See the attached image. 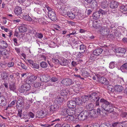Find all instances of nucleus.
<instances>
[{
    "instance_id": "6ab92c4d",
    "label": "nucleus",
    "mask_w": 127,
    "mask_h": 127,
    "mask_svg": "<svg viewBox=\"0 0 127 127\" xmlns=\"http://www.w3.org/2000/svg\"><path fill=\"white\" fill-rule=\"evenodd\" d=\"M23 18L25 20L28 21H31L32 20H34V18H31L29 15H27L26 14L23 15Z\"/></svg>"
},
{
    "instance_id": "412c9836",
    "label": "nucleus",
    "mask_w": 127,
    "mask_h": 127,
    "mask_svg": "<svg viewBox=\"0 0 127 127\" xmlns=\"http://www.w3.org/2000/svg\"><path fill=\"white\" fill-rule=\"evenodd\" d=\"M118 5V3L116 1L112 2L110 3V8H117Z\"/></svg>"
},
{
    "instance_id": "b1692460",
    "label": "nucleus",
    "mask_w": 127,
    "mask_h": 127,
    "mask_svg": "<svg viewBox=\"0 0 127 127\" xmlns=\"http://www.w3.org/2000/svg\"><path fill=\"white\" fill-rule=\"evenodd\" d=\"M75 103L79 105H82V102L81 99L79 98H74Z\"/></svg>"
},
{
    "instance_id": "2f4dec72",
    "label": "nucleus",
    "mask_w": 127,
    "mask_h": 127,
    "mask_svg": "<svg viewBox=\"0 0 127 127\" xmlns=\"http://www.w3.org/2000/svg\"><path fill=\"white\" fill-rule=\"evenodd\" d=\"M80 113L82 114V115L84 120L88 118V113L86 111H82Z\"/></svg>"
},
{
    "instance_id": "864d4df0",
    "label": "nucleus",
    "mask_w": 127,
    "mask_h": 127,
    "mask_svg": "<svg viewBox=\"0 0 127 127\" xmlns=\"http://www.w3.org/2000/svg\"><path fill=\"white\" fill-rule=\"evenodd\" d=\"M120 122H116L113 123L110 127H117L120 124Z\"/></svg>"
},
{
    "instance_id": "09e8293b",
    "label": "nucleus",
    "mask_w": 127,
    "mask_h": 127,
    "mask_svg": "<svg viewBox=\"0 0 127 127\" xmlns=\"http://www.w3.org/2000/svg\"><path fill=\"white\" fill-rule=\"evenodd\" d=\"M115 67L114 62H111L109 64V67L110 68H113Z\"/></svg>"
},
{
    "instance_id": "20e7f679",
    "label": "nucleus",
    "mask_w": 127,
    "mask_h": 127,
    "mask_svg": "<svg viewBox=\"0 0 127 127\" xmlns=\"http://www.w3.org/2000/svg\"><path fill=\"white\" fill-rule=\"evenodd\" d=\"M74 109L71 108H66L62 110L64 114L66 115L67 114V116L74 115L75 113Z\"/></svg>"
},
{
    "instance_id": "dca6fc26",
    "label": "nucleus",
    "mask_w": 127,
    "mask_h": 127,
    "mask_svg": "<svg viewBox=\"0 0 127 127\" xmlns=\"http://www.w3.org/2000/svg\"><path fill=\"white\" fill-rule=\"evenodd\" d=\"M102 51L103 50L102 49L99 48L93 51V53L97 56L101 54Z\"/></svg>"
},
{
    "instance_id": "774afa93",
    "label": "nucleus",
    "mask_w": 127,
    "mask_h": 127,
    "mask_svg": "<svg viewBox=\"0 0 127 127\" xmlns=\"http://www.w3.org/2000/svg\"><path fill=\"white\" fill-rule=\"evenodd\" d=\"M31 78V79L33 81L35 80L37 78V77L34 75H32L30 77Z\"/></svg>"
},
{
    "instance_id": "72a5a7b5",
    "label": "nucleus",
    "mask_w": 127,
    "mask_h": 127,
    "mask_svg": "<svg viewBox=\"0 0 127 127\" xmlns=\"http://www.w3.org/2000/svg\"><path fill=\"white\" fill-rule=\"evenodd\" d=\"M67 90L63 89L61 91L60 94L62 96H64L68 94Z\"/></svg>"
},
{
    "instance_id": "bf43d9fd",
    "label": "nucleus",
    "mask_w": 127,
    "mask_h": 127,
    "mask_svg": "<svg viewBox=\"0 0 127 127\" xmlns=\"http://www.w3.org/2000/svg\"><path fill=\"white\" fill-rule=\"evenodd\" d=\"M51 79V77L48 75H45V82H47L49 81Z\"/></svg>"
},
{
    "instance_id": "c03bdc74",
    "label": "nucleus",
    "mask_w": 127,
    "mask_h": 127,
    "mask_svg": "<svg viewBox=\"0 0 127 127\" xmlns=\"http://www.w3.org/2000/svg\"><path fill=\"white\" fill-rule=\"evenodd\" d=\"M59 11L61 14H65L66 11L64 8H59Z\"/></svg>"
},
{
    "instance_id": "338daca9",
    "label": "nucleus",
    "mask_w": 127,
    "mask_h": 127,
    "mask_svg": "<svg viewBox=\"0 0 127 127\" xmlns=\"http://www.w3.org/2000/svg\"><path fill=\"white\" fill-rule=\"evenodd\" d=\"M13 41L14 44L15 46H17L18 45V43L17 42V39L16 38H13Z\"/></svg>"
},
{
    "instance_id": "1a4fd4ad",
    "label": "nucleus",
    "mask_w": 127,
    "mask_h": 127,
    "mask_svg": "<svg viewBox=\"0 0 127 127\" xmlns=\"http://www.w3.org/2000/svg\"><path fill=\"white\" fill-rule=\"evenodd\" d=\"M67 105L69 108L74 109L76 107V104L74 100V98L73 100L68 101L67 102Z\"/></svg>"
},
{
    "instance_id": "f257e3e1",
    "label": "nucleus",
    "mask_w": 127,
    "mask_h": 127,
    "mask_svg": "<svg viewBox=\"0 0 127 127\" xmlns=\"http://www.w3.org/2000/svg\"><path fill=\"white\" fill-rule=\"evenodd\" d=\"M89 98L92 102L96 101L95 107L100 106L99 100L100 98V96L99 93H94L91 94L89 95Z\"/></svg>"
},
{
    "instance_id": "37998d69",
    "label": "nucleus",
    "mask_w": 127,
    "mask_h": 127,
    "mask_svg": "<svg viewBox=\"0 0 127 127\" xmlns=\"http://www.w3.org/2000/svg\"><path fill=\"white\" fill-rule=\"evenodd\" d=\"M58 78L57 77L53 76L51 77V81L53 82H55L58 80Z\"/></svg>"
},
{
    "instance_id": "f3484780",
    "label": "nucleus",
    "mask_w": 127,
    "mask_h": 127,
    "mask_svg": "<svg viewBox=\"0 0 127 127\" xmlns=\"http://www.w3.org/2000/svg\"><path fill=\"white\" fill-rule=\"evenodd\" d=\"M34 20L33 21H34L37 23H38L40 24H45V22L44 21V19L42 18H40L39 19L36 18H34Z\"/></svg>"
},
{
    "instance_id": "13d9d810",
    "label": "nucleus",
    "mask_w": 127,
    "mask_h": 127,
    "mask_svg": "<svg viewBox=\"0 0 127 127\" xmlns=\"http://www.w3.org/2000/svg\"><path fill=\"white\" fill-rule=\"evenodd\" d=\"M108 26L107 25V32H109V29H112L114 27V26L113 25H111V26L109 25L108 24Z\"/></svg>"
},
{
    "instance_id": "bb28decb",
    "label": "nucleus",
    "mask_w": 127,
    "mask_h": 127,
    "mask_svg": "<svg viewBox=\"0 0 127 127\" xmlns=\"http://www.w3.org/2000/svg\"><path fill=\"white\" fill-rule=\"evenodd\" d=\"M100 24L98 23L97 21L93 22V26L96 29H98L100 27Z\"/></svg>"
},
{
    "instance_id": "0eeeda50",
    "label": "nucleus",
    "mask_w": 127,
    "mask_h": 127,
    "mask_svg": "<svg viewBox=\"0 0 127 127\" xmlns=\"http://www.w3.org/2000/svg\"><path fill=\"white\" fill-rule=\"evenodd\" d=\"M115 51L118 54L117 55L121 57L123 56L126 52V50L121 47L117 48L115 49Z\"/></svg>"
},
{
    "instance_id": "7c9ffc66",
    "label": "nucleus",
    "mask_w": 127,
    "mask_h": 127,
    "mask_svg": "<svg viewBox=\"0 0 127 127\" xmlns=\"http://www.w3.org/2000/svg\"><path fill=\"white\" fill-rule=\"evenodd\" d=\"M14 12L17 16L21 14L22 13V8H15Z\"/></svg>"
},
{
    "instance_id": "58836bf2",
    "label": "nucleus",
    "mask_w": 127,
    "mask_h": 127,
    "mask_svg": "<svg viewBox=\"0 0 127 127\" xmlns=\"http://www.w3.org/2000/svg\"><path fill=\"white\" fill-rule=\"evenodd\" d=\"M45 75H40L38 77L40 80V81L43 82H45Z\"/></svg>"
},
{
    "instance_id": "7ed1b4c3",
    "label": "nucleus",
    "mask_w": 127,
    "mask_h": 127,
    "mask_svg": "<svg viewBox=\"0 0 127 127\" xmlns=\"http://www.w3.org/2000/svg\"><path fill=\"white\" fill-rule=\"evenodd\" d=\"M30 85L27 83L21 86L19 89V91L21 93H24L26 95H28L30 93H27V92L30 89Z\"/></svg>"
},
{
    "instance_id": "9b49d317",
    "label": "nucleus",
    "mask_w": 127,
    "mask_h": 127,
    "mask_svg": "<svg viewBox=\"0 0 127 127\" xmlns=\"http://www.w3.org/2000/svg\"><path fill=\"white\" fill-rule=\"evenodd\" d=\"M46 114V111L41 110L37 112L36 116L38 118H42L45 116Z\"/></svg>"
},
{
    "instance_id": "f8f14e48",
    "label": "nucleus",
    "mask_w": 127,
    "mask_h": 127,
    "mask_svg": "<svg viewBox=\"0 0 127 127\" xmlns=\"http://www.w3.org/2000/svg\"><path fill=\"white\" fill-rule=\"evenodd\" d=\"M8 88L10 89V90L14 92H16V87L15 85V82H11L10 83H9Z\"/></svg>"
},
{
    "instance_id": "49530a36",
    "label": "nucleus",
    "mask_w": 127,
    "mask_h": 127,
    "mask_svg": "<svg viewBox=\"0 0 127 127\" xmlns=\"http://www.w3.org/2000/svg\"><path fill=\"white\" fill-rule=\"evenodd\" d=\"M33 81L31 80V78L30 77L27 80L26 83L29 84L30 85L33 82Z\"/></svg>"
},
{
    "instance_id": "c9c22d12",
    "label": "nucleus",
    "mask_w": 127,
    "mask_h": 127,
    "mask_svg": "<svg viewBox=\"0 0 127 127\" xmlns=\"http://www.w3.org/2000/svg\"><path fill=\"white\" fill-rule=\"evenodd\" d=\"M28 114L25 112H23L21 118L29 119V116H28Z\"/></svg>"
},
{
    "instance_id": "79ce46f5",
    "label": "nucleus",
    "mask_w": 127,
    "mask_h": 127,
    "mask_svg": "<svg viewBox=\"0 0 127 127\" xmlns=\"http://www.w3.org/2000/svg\"><path fill=\"white\" fill-rule=\"evenodd\" d=\"M31 66L33 68L36 69H38L39 68V64L35 63H34Z\"/></svg>"
},
{
    "instance_id": "4c0bfd02",
    "label": "nucleus",
    "mask_w": 127,
    "mask_h": 127,
    "mask_svg": "<svg viewBox=\"0 0 127 127\" xmlns=\"http://www.w3.org/2000/svg\"><path fill=\"white\" fill-rule=\"evenodd\" d=\"M97 56L95 55L93 53L91 54L90 57V59L91 61H94L95 60Z\"/></svg>"
},
{
    "instance_id": "4be33fe9",
    "label": "nucleus",
    "mask_w": 127,
    "mask_h": 127,
    "mask_svg": "<svg viewBox=\"0 0 127 127\" xmlns=\"http://www.w3.org/2000/svg\"><path fill=\"white\" fill-rule=\"evenodd\" d=\"M19 32H26L27 30V28L25 26L23 25L19 27L18 28Z\"/></svg>"
},
{
    "instance_id": "a211bd4d",
    "label": "nucleus",
    "mask_w": 127,
    "mask_h": 127,
    "mask_svg": "<svg viewBox=\"0 0 127 127\" xmlns=\"http://www.w3.org/2000/svg\"><path fill=\"white\" fill-rule=\"evenodd\" d=\"M60 64L63 66H65L68 64L67 61L66 59L64 58L60 59Z\"/></svg>"
},
{
    "instance_id": "4468645a",
    "label": "nucleus",
    "mask_w": 127,
    "mask_h": 127,
    "mask_svg": "<svg viewBox=\"0 0 127 127\" xmlns=\"http://www.w3.org/2000/svg\"><path fill=\"white\" fill-rule=\"evenodd\" d=\"M64 100L63 98L59 96H57L56 97L54 101L57 102L60 105L62 104Z\"/></svg>"
},
{
    "instance_id": "c756f323",
    "label": "nucleus",
    "mask_w": 127,
    "mask_h": 127,
    "mask_svg": "<svg viewBox=\"0 0 127 127\" xmlns=\"http://www.w3.org/2000/svg\"><path fill=\"white\" fill-rule=\"evenodd\" d=\"M107 28L105 27H101L100 30V32L101 33V34H106L108 32H107Z\"/></svg>"
},
{
    "instance_id": "ea45409f",
    "label": "nucleus",
    "mask_w": 127,
    "mask_h": 127,
    "mask_svg": "<svg viewBox=\"0 0 127 127\" xmlns=\"http://www.w3.org/2000/svg\"><path fill=\"white\" fill-rule=\"evenodd\" d=\"M107 89L109 91L111 92H113L114 90V87L111 85H108L107 87Z\"/></svg>"
},
{
    "instance_id": "69168bd1",
    "label": "nucleus",
    "mask_w": 127,
    "mask_h": 127,
    "mask_svg": "<svg viewBox=\"0 0 127 127\" xmlns=\"http://www.w3.org/2000/svg\"><path fill=\"white\" fill-rule=\"evenodd\" d=\"M20 65L22 67V68L25 69H27V66L25 65L24 64L22 63H20Z\"/></svg>"
},
{
    "instance_id": "6e6d98bb",
    "label": "nucleus",
    "mask_w": 127,
    "mask_h": 127,
    "mask_svg": "<svg viewBox=\"0 0 127 127\" xmlns=\"http://www.w3.org/2000/svg\"><path fill=\"white\" fill-rule=\"evenodd\" d=\"M52 61L55 64H60V60H59L57 59H52Z\"/></svg>"
},
{
    "instance_id": "aec40b11",
    "label": "nucleus",
    "mask_w": 127,
    "mask_h": 127,
    "mask_svg": "<svg viewBox=\"0 0 127 127\" xmlns=\"http://www.w3.org/2000/svg\"><path fill=\"white\" fill-rule=\"evenodd\" d=\"M115 89L117 92H120L122 91L124 88L121 85H117L115 86Z\"/></svg>"
},
{
    "instance_id": "603ef678",
    "label": "nucleus",
    "mask_w": 127,
    "mask_h": 127,
    "mask_svg": "<svg viewBox=\"0 0 127 127\" xmlns=\"http://www.w3.org/2000/svg\"><path fill=\"white\" fill-rule=\"evenodd\" d=\"M89 73L86 71H83L82 73V75L84 76H87V75L89 74Z\"/></svg>"
},
{
    "instance_id": "f704fd0d",
    "label": "nucleus",
    "mask_w": 127,
    "mask_h": 127,
    "mask_svg": "<svg viewBox=\"0 0 127 127\" xmlns=\"http://www.w3.org/2000/svg\"><path fill=\"white\" fill-rule=\"evenodd\" d=\"M80 50L82 53H84L86 50V46L82 44L80 46Z\"/></svg>"
},
{
    "instance_id": "680f3d73",
    "label": "nucleus",
    "mask_w": 127,
    "mask_h": 127,
    "mask_svg": "<svg viewBox=\"0 0 127 127\" xmlns=\"http://www.w3.org/2000/svg\"><path fill=\"white\" fill-rule=\"evenodd\" d=\"M67 23L69 25H71L72 26H74L75 25V22L71 21H68L67 22Z\"/></svg>"
},
{
    "instance_id": "423d86ee",
    "label": "nucleus",
    "mask_w": 127,
    "mask_h": 127,
    "mask_svg": "<svg viewBox=\"0 0 127 127\" xmlns=\"http://www.w3.org/2000/svg\"><path fill=\"white\" fill-rule=\"evenodd\" d=\"M67 15L68 17L71 19L73 20L74 19H80V13H79L76 14V13H74L71 12H68Z\"/></svg>"
},
{
    "instance_id": "473e14b6",
    "label": "nucleus",
    "mask_w": 127,
    "mask_h": 127,
    "mask_svg": "<svg viewBox=\"0 0 127 127\" xmlns=\"http://www.w3.org/2000/svg\"><path fill=\"white\" fill-rule=\"evenodd\" d=\"M100 82L101 83L104 85H107L108 84V82L107 79L103 77H101V79Z\"/></svg>"
},
{
    "instance_id": "de8ad7c7",
    "label": "nucleus",
    "mask_w": 127,
    "mask_h": 127,
    "mask_svg": "<svg viewBox=\"0 0 127 127\" xmlns=\"http://www.w3.org/2000/svg\"><path fill=\"white\" fill-rule=\"evenodd\" d=\"M28 114L29 116V119L30 118H33L34 117V114L31 112H29Z\"/></svg>"
},
{
    "instance_id": "5701e85b",
    "label": "nucleus",
    "mask_w": 127,
    "mask_h": 127,
    "mask_svg": "<svg viewBox=\"0 0 127 127\" xmlns=\"http://www.w3.org/2000/svg\"><path fill=\"white\" fill-rule=\"evenodd\" d=\"M86 105V108L87 110L89 111H91L93 108L94 106L93 104L92 103H90Z\"/></svg>"
},
{
    "instance_id": "c85d7f7f",
    "label": "nucleus",
    "mask_w": 127,
    "mask_h": 127,
    "mask_svg": "<svg viewBox=\"0 0 127 127\" xmlns=\"http://www.w3.org/2000/svg\"><path fill=\"white\" fill-rule=\"evenodd\" d=\"M53 118V120L51 121L52 123H57L58 122L60 121V119L59 118H57V117L55 116L54 115L52 117ZM55 123H53L51 124V125H53Z\"/></svg>"
},
{
    "instance_id": "8fccbe9b",
    "label": "nucleus",
    "mask_w": 127,
    "mask_h": 127,
    "mask_svg": "<svg viewBox=\"0 0 127 127\" xmlns=\"http://www.w3.org/2000/svg\"><path fill=\"white\" fill-rule=\"evenodd\" d=\"M121 69H127V63H125L120 67Z\"/></svg>"
},
{
    "instance_id": "e433bc0d",
    "label": "nucleus",
    "mask_w": 127,
    "mask_h": 127,
    "mask_svg": "<svg viewBox=\"0 0 127 127\" xmlns=\"http://www.w3.org/2000/svg\"><path fill=\"white\" fill-rule=\"evenodd\" d=\"M40 65L42 68H45L47 67L48 64L45 62H42L40 63Z\"/></svg>"
},
{
    "instance_id": "393cba45",
    "label": "nucleus",
    "mask_w": 127,
    "mask_h": 127,
    "mask_svg": "<svg viewBox=\"0 0 127 127\" xmlns=\"http://www.w3.org/2000/svg\"><path fill=\"white\" fill-rule=\"evenodd\" d=\"M1 76L2 80H4L5 82L8 78L7 74L5 72H2L1 74Z\"/></svg>"
},
{
    "instance_id": "a19ab883",
    "label": "nucleus",
    "mask_w": 127,
    "mask_h": 127,
    "mask_svg": "<svg viewBox=\"0 0 127 127\" xmlns=\"http://www.w3.org/2000/svg\"><path fill=\"white\" fill-rule=\"evenodd\" d=\"M1 44L3 45L2 48H5L8 46V45L6 42L4 41H1Z\"/></svg>"
},
{
    "instance_id": "39448f33",
    "label": "nucleus",
    "mask_w": 127,
    "mask_h": 127,
    "mask_svg": "<svg viewBox=\"0 0 127 127\" xmlns=\"http://www.w3.org/2000/svg\"><path fill=\"white\" fill-rule=\"evenodd\" d=\"M49 17L53 21H55L57 19L56 15L54 12L51 8H47Z\"/></svg>"
},
{
    "instance_id": "e2e57ef3",
    "label": "nucleus",
    "mask_w": 127,
    "mask_h": 127,
    "mask_svg": "<svg viewBox=\"0 0 127 127\" xmlns=\"http://www.w3.org/2000/svg\"><path fill=\"white\" fill-rule=\"evenodd\" d=\"M14 65V63L13 62H11L7 64V66L9 67H10L13 66Z\"/></svg>"
},
{
    "instance_id": "a18cd8bd",
    "label": "nucleus",
    "mask_w": 127,
    "mask_h": 127,
    "mask_svg": "<svg viewBox=\"0 0 127 127\" xmlns=\"http://www.w3.org/2000/svg\"><path fill=\"white\" fill-rule=\"evenodd\" d=\"M97 3L95 1H93L91 5L92 8H96L97 6Z\"/></svg>"
},
{
    "instance_id": "9d476101",
    "label": "nucleus",
    "mask_w": 127,
    "mask_h": 127,
    "mask_svg": "<svg viewBox=\"0 0 127 127\" xmlns=\"http://www.w3.org/2000/svg\"><path fill=\"white\" fill-rule=\"evenodd\" d=\"M59 108L58 105L56 103H54L50 106V111L51 112L56 111L58 110Z\"/></svg>"
},
{
    "instance_id": "6e6552de",
    "label": "nucleus",
    "mask_w": 127,
    "mask_h": 127,
    "mask_svg": "<svg viewBox=\"0 0 127 127\" xmlns=\"http://www.w3.org/2000/svg\"><path fill=\"white\" fill-rule=\"evenodd\" d=\"M72 82L71 79L65 78L62 80L61 81V83L64 86H68L71 85L72 84Z\"/></svg>"
},
{
    "instance_id": "052dcab7",
    "label": "nucleus",
    "mask_w": 127,
    "mask_h": 127,
    "mask_svg": "<svg viewBox=\"0 0 127 127\" xmlns=\"http://www.w3.org/2000/svg\"><path fill=\"white\" fill-rule=\"evenodd\" d=\"M16 101V100H14L11 102L10 104L9 105H8V106L9 107H11L14 105L15 104Z\"/></svg>"
},
{
    "instance_id": "a878e982",
    "label": "nucleus",
    "mask_w": 127,
    "mask_h": 127,
    "mask_svg": "<svg viewBox=\"0 0 127 127\" xmlns=\"http://www.w3.org/2000/svg\"><path fill=\"white\" fill-rule=\"evenodd\" d=\"M5 98L3 96H2L1 98H0V104L1 106H4L6 104V103L5 100Z\"/></svg>"
},
{
    "instance_id": "2eb2a0df",
    "label": "nucleus",
    "mask_w": 127,
    "mask_h": 127,
    "mask_svg": "<svg viewBox=\"0 0 127 127\" xmlns=\"http://www.w3.org/2000/svg\"><path fill=\"white\" fill-rule=\"evenodd\" d=\"M24 104V100L22 97L20 98L16 103L17 106H18V107H21Z\"/></svg>"
},
{
    "instance_id": "5fc2aeb1",
    "label": "nucleus",
    "mask_w": 127,
    "mask_h": 127,
    "mask_svg": "<svg viewBox=\"0 0 127 127\" xmlns=\"http://www.w3.org/2000/svg\"><path fill=\"white\" fill-rule=\"evenodd\" d=\"M74 115L67 116L68 118V119L70 121H72L74 120L75 118L74 117Z\"/></svg>"
},
{
    "instance_id": "ddd939ff",
    "label": "nucleus",
    "mask_w": 127,
    "mask_h": 127,
    "mask_svg": "<svg viewBox=\"0 0 127 127\" xmlns=\"http://www.w3.org/2000/svg\"><path fill=\"white\" fill-rule=\"evenodd\" d=\"M89 98V95H84L82 97V105L85 106L87 104L88 102V99Z\"/></svg>"
},
{
    "instance_id": "cd10ccee",
    "label": "nucleus",
    "mask_w": 127,
    "mask_h": 127,
    "mask_svg": "<svg viewBox=\"0 0 127 127\" xmlns=\"http://www.w3.org/2000/svg\"><path fill=\"white\" fill-rule=\"evenodd\" d=\"M100 14L99 12L96 11L93 14V16L94 18L95 19H97L99 18L100 17Z\"/></svg>"
},
{
    "instance_id": "0e129e2a",
    "label": "nucleus",
    "mask_w": 127,
    "mask_h": 127,
    "mask_svg": "<svg viewBox=\"0 0 127 127\" xmlns=\"http://www.w3.org/2000/svg\"><path fill=\"white\" fill-rule=\"evenodd\" d=\"M41 84L39 83H35L34 85V86L35 88H37L40 86Z\"/></svg>"
},
{
    "instance_id": "3c124183",
    "label": "nucleus",
    "mask_w": 127,
    "mask_h": 127,
    "mask_svg": "<svg viewBox=\"0 0 127 127\" xmlns=\"http://www.w3.org/2000/svg\"><path fill=\"white\" fill-rule=\"evenodd\" d=\"M82 114L80 113L78 116V119L80 120L81 121L84 120V119L83 118Z\"/></svg>"
},
{
    "instance_id": "f03ea898",
    "label": "nucleus",
    "mask_w": 127,
    "mask_h": 127,
    "mask_svg": "<svg viewBox=\"0 0 127 127\" xmlns=\"http://www.w3.org/2000/svg\"><path fill=\"white\" fill-rule=\"evenodd\" d=\"M100 102L101 104V106L102 108L107 111L108 112L113 108L111 104L103 98L100 99Z\"/></svg>"
},
{
    "instance_id": "4d7b16f0",
    "label": "nucleus",
    "mask_w": 127,
    "mask_h": 127,
    "mask_svg": "<svg viewBox=\"0 0 127 127\" xmlns=\"http://www.w3.org/2000/svg\"><path fill=\"white\" fill-rule=\"evenodd\" d=\"M43 36L41 33H37L36 37L39 39H41L43 37Z\"/></svg>"
}]
</instances>
